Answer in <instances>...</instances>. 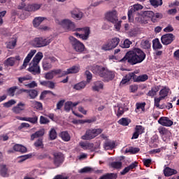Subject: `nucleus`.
<instances>
[{
	"label": "nucleus",
	"mask_w": 179,
	"mask_h": 179,
	"mask_svg": "<svg viewBox=\"0 0 179 179\" xmlns=\"http://www.w3.org/2000/svg\"><path fill=\"white\" fill-rule=\"evenodd\" d=\"M146 58V53L140 48H135L133 50L127 52L125 56L120 59V62L127 61L130 65H136L143 62Z\"/></svg>",
	"instance_id": "1"
},
{
	"label": "nucleus",
	"mask_w": 179,
	"mask_h": 179,
	"mask_svg": "<svg viewBox=\"0 0 179 179\" xmlns=\"http://www.w3.org/2000/svg\"><path fill=\"white\" fill-rule=\"evenodd\" d=\"M106 19L108 22H110L113 23L116 30H120L121 29V21L118 20V16L117 14V11L112 10L109 11L106 14Z\"/></svg>",
	"instance_id": "2"
},
{
	"label": "nucleus",
	"mask_w": 179,
	"mask_h": 179,
	"mask_svg": "<svg viewBox=\"0 0 179 179\" xmlns=\"http://www.w3.org/2000/svg\"><path fill=\"white\" fill-rule=\"evenodd\" d=\"M51 43V39L45 37H37L35 38L31 42V44L32 47L35 48H41L43 47H47L48 44Z\"/></svg>",
	"instance_id": "3"
},
{
	"label": "nucleus",
	"mask_w": 179,
	"mask_h": 179,
	"mask_svg": "<svg viewBox=\"0 0 179 179\" xmlns=\"http://www.w3.org/2000/svg\"><path fill=\"white\" fill-rule=\"evenodd\" d=\"M103 132L101 129H90L86 131L85 135L82 136L81 139L83 141H90L94 139L96 136L100 135Z\"/></svg>",
	"instance_id": "4"
},
{
	"label": "nucleus",
	"mask_w": 179,
	"mask_h": 179,
	"mask_svg": "<svg viewBox=\"0 0 179 179\" xmlns=\"http://www.w3.org/2000/svg\"><path fill=\"white\" fill-rule=\"evenodd\" d=\"M69 38L73 50L76 52H83L85 51V45L83 43L73 36H70Z\"/></svg>",
	"instance_id": "5"
},
{
	"label": "nucleus",
	"mask_w": 179,
	"mask_h": 179,
	"mask_svg": "<svg viewBox=\"0 0 179 179\" xmlns=\"http://www.w3.org/2000/svg\"><path fill=\"white\" fill-rule=\"evenodd\" d=\"M59 24L68 31H75L76 30V25L69 19H64L59 22Z\"/></svg>",
	"instance_id": "6"
},
{
	"label": "nucleus",
	"mask_w": 179,
	"mask_h": 179,
	"mask_svg": "<svg viewBox=\"0 0 179 179\" xmlns=\"http://www.w3.org/2000/svg\"><path fill=\"white\" fill-rule=\"evenodd\" d=\"M75 31H82L83 34L75 33L74 36L82 38V40L86 41L89 39V36H90V28L86 27L83 28H77Z\"/></svg>",
	"instance_id": "7"
},
{
	"label": "nucleus",
	"mask_w": 179,
	"mask_h": 179,
	"mask_svg": "<svg viewBox=\"0 0 179 179\" xmlns=\"http://www.w3.org/2000/svg\"><path fill=\"white\" fill-rule=\"evenodd\" d=\"M101 78H103L105 82H110V80H113L115 78V72L110 71L105 67L101 74Z\"/></svg>",
	"instance_id": "8"
},
{
	"label": "nucleus",
	"mask_w": 179,
	"mask_h": 179,
	"mask_svg": "<svg viewBox=\"0 0 179 179\" xmlns=\"http://www.w3.org/2000/svg\"><path fill=\"white\" fill-rule=\"evenodd\" d=\"M141 9H143V6L141 4H134L129 7L127 14L129 20H134V13L136 10H141Z\"/></svg>",
	"instance_id": "9"
},
{
	"label": "nucleus",
	"mask_w": 179,
	"mask_h": 179,
	"mask_svg": "<svg viewBox=\"0 0 179 179\" xmlns=\"http://www.w3.org/2000/svg\"><path fill=\"white\" fill-rule=\"evenodd\" d=\"M28 71L32 73V75H40V73H41V69H40L38 64L34 63L33 62H31L29 64Z\"/></svg>",
	"instance_id": "10"
},
{
	"label": "nucleus",
	"mask_w": 179,
	"mask_h": 179,
	"mask_svg": "<svg viewBox=\"0 0 179 179\" xmlns=\"http://www.w3.org/2000/svg\"><path fill=\"white\" fill-rule=\"evenodd\" d=\"M161 41L164 45H169L174 41V35L173 34H166L161 37Z\"/></svg>",
	"instance_id": "11"
},
{
	"label": "nucleus",
	"mask_w": 179,
	"mask_h": 179,
	"mask_svg": "<svg viewBox=\"0 0 179 179\" xmlns=\"http://www.w3.org/2000/svg\"><path fill=\"white\" fill-rule=\"evenodd\" d=\"M54 156V164L56 167H59L62 163H64V155L61 152H55Z\"/></svg>",
	"instance_id": "12"
},
{
	"label": "nucleus",
	"mask_w": 179,
	"mask_h": 179,
	"mask_svg": "<svg viewBox=\"0 0 179 179\" xmlns=\"http://www.w3.org/2000/svg\"><path fill=\"white\" fill-rule=\"evenodd\" d=\"M36 52H37V50H32L29 52V54L24 60L23 64L21 66V69H24L27 68V65H29V63L30 62L33 57H34V54H36Z\"/></svg>",
	"instance_id": "13"
},
{
	"label": "nucleus",
	"mask_w": 179,
	"mask_h": 179,
	"mask_svg": "<svg viewBox=\"0 0 179 179\" xmlns=\"http://www.w3.org/2000/svg\"><path fill=\"white\" fill-rule=\"evenodd\" d=\"M20 56L10 57L6 59L3 64L6 66H14L17 61H20Z\"/></svg>",
	"instance_id": "14"
},
{
	"label": "nucleus",
	"mask_w": 179,
	"mask_h": 179,
	"mask_svg": "<svg viewBox=\"0 0 179 179\" xmlns=\"http://www.w3.org/2000/svg\"><path fill=\"white\" fill-rule=\"evenodd\" d=\"M158 124H159L162 127H171L173 124H174V122L170 120V118H169L168 117H161L158 120Z\"/></svg>",
	"instance_id": "15"
},
{
	"label": "nucleus",
	"mask_w": 179,
	"mask_h": 179,
	"mask_svg": "<svg viewBox=\"0 0 179 179\" xmlns=\"http://www.w3.org/2000/svg\"><path fill=\"white\" fill-rule=\"evenodd\" d=\"M104 69L105 67L98 65H93L90 66V71H92L93 73H95V75H99L100 77H101V73H103Z\"/></svg>",
	"instance_id": "16"
},
{
	"label": "nucleus",
	"mask_w": 179,
	"mask_h": 179,
	"mask_svg": "<svg viewBox=\"0 0 179 179\" xmlns=\"http://www.w3.org/2000/svg\"><path fill=\"white\" fill-rule=\"evenodd\" d=\"M16 118L17 120H20V121H27V122H31V124H37L38 121V117H37L36 115L34 116L33 117H22L20 116H17L16 117Z\"/></svg>",
	"instance_id": "17"
},
{
	"label": "nucleus",
	"mask_w": 179,
	"mask_h": 179,
	"mask_svg": "<svg viewBox=\"0 0 179 179\" xmlns=\"http://www.w3.org/2000/svg\"><path fill=\"white\" fill-rule=\"evenodd\" d=\"M25 107L26 104L23 103L22 102H20L16 105V106L13 108V113H15V114H20L22 111H24Z\"/></svg>",
	"instance_id": "18"
},
{
	"label": "nucleus",
	"mask_w": 179,
	"mask_h": 179,
	"mask_svg": "<svg viewBox=\"0 0 179 179\" xmlns=\"http://www.w3.org/2000/svg\"><path fill=\"white\" fill-rule=\"evenodd\" d=\"M71 16L73 19H76L77 20H80L82 17H83V13L79 10V8H75L71 12Z\"/></svg>",
	"instance_id": "19"
},
{
	"label": "nucleus",
	"mask_w": 179,
	"mask_h": 179,
	"mask_svg": "<svg viewBox=\"0 0 179 179\" xmlns=\"http://www.w3.org/2000/svg\"><path fill=\"white\" fill-rule=\"evenodd\" d=\"M158 132H159L161 136L162 137L163 141H164V142H166V140H164V136L167 137V136H170L171 135V132L170 131H169V129H166V127H159L158 128Z\"/></svg>",
	"instance_id": "20"
},
{
	"label": "nucleus",
	"mask_w": 179,
	"mask_h": 179,
	"mask_svg": "<svg viewBox=\"0 0 179 179\" xmlns=\"http://www.w3.org/2000/svg\"><path fill=\"white\" fill-rule=\"evenodd\" d=\"M92 89L93 92H100L104 89V84L101 81H96L94 83Z\"/></svg>",
	"instance_id": "21"
},
{
	"label": "nucleus",
	"mask_w": 179,
	"mask_h": 179,
	"mask_svg": "<svg viewBox=\"0 0 179 179\" xmlns=\"http://www.w3.org/2000/svg\"><path fill=\"white\" fill-rule=\"evenodd\" d=\"M41 8V4L38 3H33V4H29L26 6L25 10L27 12H36V10H38Z\"/></svg>",
	"instance_id": "22"
},
{
	"label": "nucleus",
	"mask_w": 179,
	"mask_h": 179,
	"mask_svg": "<svg viewBox=\"0 0 179 179\" xmlns=\"http://www.w3.org/2000/svg\"><path fill=\"white\" fill-rule=\"evenodd\" d=\"M0 176L1 177L8 178L9 177V169L5 164H0Z\"/></svg>",
	"instance_id": "23"
},
{
	"label": "nucleus",
	"mask_w": 179,
	"mask_h": 179,
	"mask_svg": "<svg viewBox=\"0 0 179 179\" xmlns=\"http://www.w3.org/2000/svg\"><path fill=\"white\" fill-rule=\"evenodd\" d=\"M80 71V66H73L72 67L64 71L62 73V75H69V73H78Z\"/></svg>",
	"instance_id": "24"
},
{
	"label": "nucleus",
	"mask_w": 179,
	"mask_h": 179,
	"mask_svg": "<svg viewBox=\"0 0 179 179\" xmlns=\"http://www.w3.org/2000/svg\"><path fill=\"white\" fill-rule=\"evenodd\" d=\"M146 106V103H136V109L135 113L137 114H142V113H145V107Z\"/></svg>",
	"instance_id": "25"
},
{
	"label": "nucleus",
	"mask_w": 179,
	"mask_h": 179,
	"mask_svg": "<svg viewBox=\"0 0 179 179\" xmlns=\"http://www.w3.org/2000/svg\"><path fill=\"white\" fill-rule=\"evenodd\" d=\"M135 76H136L135 75V73H129V74L126 75L122 80V81L120 82V85H127V83H128V82H129V80H131V79H135Z\"/></svg>",
	"instance_id": "26"
},
{
	"label": "nucleus",
	"mask_w": 179,
	"mask_h": 179,
	"mask_svg": "<svg viewBox=\"0 0 179 179\" xmlns=\"http://www.w3.org/2000/svg\"><path fill=\"white\" fill-rule=\"evenodd\" d=\"M79 104V102L72 103V101H67L65 103L64 110L65 111L69 112L72 110V113H73V107H76Z\"/></svg>",
	"instance_id": "27"
},
{
	"label": "nucleus",
	"mask_w": 179,
	"mask_h": 179,
	"mask_svg": "<svg viewBox=\"0 0 179 179\" xmlns=\"http://www.w3.org/2000/svg\"><path fill=\"white\" fill-rule=\"evenodd\" d=\"M136 167H138V164L136 162H134L130 164L129 166L125 167L121 172V176H125L127 173H129L130 170H134Z\"/></svg>",
	"instance_id": "28"
},
{
	"label": "nucleus",
	"mask_w": 179,
	"mask_h": 179,
	"mask_svg": "<svg viewBox=\"0 0 179 179\" xmlns=\"http://www.w3.org/2000/svg\"><path fill=\"white\" fill-rule=\"evenodd\" d=\"M115 112L116 113L117 117H121L125 113V108L122 104H118L115 107Z\"/></svg>",
	"instance_id": "29"
},
{
	"label": "nucleus",
	"mask_w": 179,
	"mask_h": 179,
	"mask_svg": "<svg viewBox=\"0 0 179 179\" xmlns=\"http://www.w3.org/2000/svg\"><path fill=\"white\" fill-rule=\"evenodd\" d=\"M160 90V85H156L151 88V90L148 92L147 96L150 97H155L157 94V92Z\"/></svg>",
	"instance_id": "30"
},
{
	"label": "nucleus",
	"mask_w": 179,
	"mask_h": 179,
	"mask_svg": "<svg viewBox=\"0 0 179 179\" xmlns=\"http://www.w3.org/2000/svg\"><path fill=\"white\" fill-rule=\"evenodd\" d=\"M108 43H109L112 50H114L120 44V38L117 37L113 38L108 41Z\"/></svg>",
	"instance_id": "31"
},
{
	"label": "nucleus",
	"mask_w": 179,
	"mask_h": 179,
	"mask_svg": "<svg viewBox=\"0 0 179 179\" xmlns=\"http://www.w3.org/2000/svg\"><path fill=\"white\" fill-rule=\"evenodd\" d=\"M164 174L166 177H170L174 174H177V170L171 169L169 167H166L164 169Z\"/></svg>",
	"instance_id": "32"
},
{
	"label": "nucleus",
	"mask_w": 179,
	"mask_h": 179,
	"mask_svg": "<svg viewBox=\"0 0 179 179\" xmlns=\"http://www.w3.org/2000/svg\"><path fill=\"white\" fill-rule=\"evenodd\" d=\"M152 48L153 50H162L163 48V45L159 38H156L152 41Z\"/></svg>",
	"instance_id": "33"
},
{
	"label": "nucleus",
	"mask_w": 179,
	"mask_h": 179,
	"mask_svg": "<svg viewBox=\"0 0 179 179\" xmlns=\"http://www.w3.org/2000/svg\"><path fill=\"white\" fill-rule=\"evenodd\" d=\"M13 150H15V152H20L21 153H26V152H27V148H26V147L20 144H15L13 146Z\"/></svg>",
	"instance_id": "34"
},
{
	"label": "nucleus",
	"mask_w": 179,
	"mask_h": 179,
	"mask_svg": "<svg viewBox=\"0 0 179 179\" xmlns=\"http://www.w3.org/2000/svg\"><path fill=\"white\" fill-rule=\"evenodd\" d=\"M149 79V76L147 74H143L136 77H134V82H146Z\"/></svg>",
	"instance_id": "35"
},
{
	"label": "nucleus",
	"mask_w": 179,
	"mask_h": 179,
	"mask_svg": "<svg viewBox=\"0 0 179 179\" xmlns=\"http://www.w3.org/2000/svg\"><path fill=\"white\" fill-rule=\"evenodd\" d=\"M170 92V89L167 87H164L159 91V98L162 99V100H164L167 96H169V92Z\"/></svg>",
	"instance_id": "36"
},
{
	"label": "nucleus",
	"mask_w": 179,
	"mask_h": 179,
	"mask_svg": "<svg viewBox=\"0 0 179 179\" xmlns=\"http://www.w3.org/2000/svg\"><path fill=\"white\" fill-rule=\"evenodd\" d=\"M45 19L46 18L43 17H36L33 20V25L35 27H38V26H40V24H41V23H43V22L45 20Z\"/></svg>",
	"instance_id": "37"
},
{
	"label": "nucleus",
	"mask_w": 179,
	"mask_h": 179,
	"mask_svg": "<svg viewBox=\"0 0 179 179\" xmlns=\"http://www.w3.org/2000/svg\"><path fill=\"white\" fill-rule=\"evenodd\" d=\"M44 55H43V52H38L33 58L31 62H34V64H40V61L43 59V57Z\"/></svg>",
	"instance_id": "38"
},
{
	"label": "nucleus",
	"mask_w": 179,
	"mask_h": 179,
	"mask_svg": "<svg viewBox=\"0 0 179 179\" xmlns=\"http://www.w3.org/2000/svg\"><path fill=\"white\" fill-rule=\"evenodd\" d=\"M87 83L85 81H81L73 86L75 90H83L86 87Z\"/></svg>",
	"instance_id": "39"
},
{
	"label": "nucleus",
	"mask_w": 179,
	"mask_h": 179,
	"mask_svg": "<svg viewBox=\"0 0 179 179\" xmlns=\"http://www.w3.org/2000/svg\"><path fill=\"white\" fill-rule=\"evenodd\" d=\"M103 148L108 150V149H114L115 148V142L113 141H106L103 144Z\"/></svg>",
	"instance_id": "40"
},
{
	"label": "nucleus",
	"mask_w": 179,
	"mask_h": 179,
	"mask_svg": "<svg viewBox=\"0 0 179 179\" xmlns=\"http://www.w3.org/2000/svg\"><path fill=\"white\" fill-rule=\"evenodd\" d=\"M26 93H27L31 99H34L38 96V92L36 90H27Z\"/></svg>",
	"instance_id": "41"
},
{
	"label": "nucleus",
	"mask_w": 179,
	"mask_h": 179,
	"mask_svg": "<svg viewBox=\"0 0 179 179\" xmlns=\"http://www.w3.org/2000/svg\"><path fill=\"white\" fill-rule=\"evenodd\" d=\"M31 107L36 110H43V103L37 101H30Z\"/></svg>",
	"instance_id": "42"
},
{
	"label": "nucleus",
	"mask_w": 179,
	"mask_h": 179,
	"mask_svg": "<svg viewBox=\"0 0 179 179\" xmlns=\"http://www.w3.org/2000/svg\"><path fill=\"white\" fill-rule=\"evenodd\" d=\"M42 65L43 71H49V69L52 68V64L47 59L43 61Z\"/></svg>",
	"instance_id": "43"
},
{
	"label": "nucleus",
	"mask_w": 179,
	"mask_h": 179,
	"mask_svg": "<svg viewBox=\"0 0 179 179\" xmlns=\"http://www.w3.org/2000/svg\"><path fill=\"white\" fill-rule=\"evenodd\" d=\"M44 136V129H41L31 136V141H34L36 138H40V136Z\"/></svg>",
	"instance_id": "44"
},
{
	"label": "nucleus",
	"mask_w": 179,
	"mask_h": 179,
	"mask_svg": "<svg viewBox=\"0 0 179 179\" xmlns=\"http://www.w3.org/2000/svg\"><path fill=\"white\" fill-rule=\"evenodd\" d=\"M118 124L120 125H122L123 127H128L129 124H131V120L127 117H122L118 121Z\"/></svg>",
	"instance_id": "45"
},
{
	"label": "nucleus",
	"mask_w": 179,
	"mask_h": 179,
	"mask_svg": "<svg viewBox=\"0 0 179 179\" xmlns=\"http://www.w3.org/2000/svg\"><path fill=\"white\" fill-rule=\"evenodd\" d=\"M162 100H163V99H162L160 97L155 98L154 99V106H155V107H156L157 108H159L161 110L164 108V105H160V101H162Z\"/></svg>",
	"instance_id": "46"
},
{
	"label": "nucleus",
	"mask_w": 179,
	"mask_h": 179,
	"mask_svg": "<svg viewBox=\"0 0 179 179\" xmlns=\"http://www.w3.org/2000/svg\"><path fill=\"white\" fill-rule=\"evenodd\" d=\"M60 136L64 142H69V141H71V136H69V134L67 133V131H62L60 134Z\"/></svg>",
	"instance_id": "47"
},
{
	"label": "nucleus",
	"mask_w": 179,
	"mask_h": 179,
	"mask_svg": "<svg viewBox=\"0 0 179 179\" xmlns=\"http://www.w3.org/2000/svg\"><path fill=\"white\" fill-rule=\"evenodd\" d=\"M110 166L112 167V169H115L116 170H118L122 168V162H113L110 163Z\"/></svg>",
	"instance_id": "48"
},
{
	"label": "nucleus",
	"mask_w": 179,
	"mask_h": 179,
	"mask_svg": "<svg viewBox=\"0 0 179 179\" xmlns=\"http://www.w3.org/2000/svg\"><path fill=\"white\" fill-rule=\"evenodd\" d=\"M17 89H18L17 86H14V87H10L7 90L8 96H10V97H13L15 96V93H16V90H17Z\"/></svg>",
	"instance_id": "49"
},
{
	"label": "nucleus",
	"mask_w": 179,
	"mask_h": 179,
	"mask_svg": "<svg viewBox=\"0 0 179 179\" xmlns=\"http://www.w3.org/2000/svg\"><path fill=\"white\" fill-rule=\"evenodd\" d=\"M80 146L82 148V149H84V150H87V149H90V148L93 146V144L90 143L80 142Z\"/></svg>",
	"instance_id": "50"
},
{
	"label": "nucleus",
	"mask_w": 179,
	"mask_h": 179,
	"mask_svg": "<svg viewBox=\"0 0 179 179\" xmlns=\"http://www.w3.org/2000/svg\"><path fill=\"white\" fill-rule=\"evenodd\" d=\"M131 44H132V42L129 41V39L127 38L124 41L123 43L120 45V47L122 48H129V47H131Z\"/></svg>",
	"instance_id": "51"
},
{
	"label": "nucleus",
	"mask_w": 179,
	"mask_h": 179,
	"mask_svg": "<svg viewBox=\"0 0 179 179\" xmlns=\"http://www.w3.org/2000/svg\"><path fill=\"white\" fill-rule=\"evenodd\" d=\"M17 79L19 83H23V82H26V80H31L33 78L31 77V76L27 75L22 77H19Z\"/></svg>",
	"instance_id": "52"
},
{
	"label": "nucleus",
	"mask_w": 179,
	"mask_h": 179,
	"mask_svg": "<svg viewBox=\"0 0 179 179\" xmlns=\"http://www.w3.org/2000/svg\"><path fill=\"white\" fill-rule=\"evenodd\" d=\"M139 150H141V149H139V148L131 147L130 148H127L125 150V153H132L133 155H134L135 153H138V152H139Z\"/></svg>",
	"instance_id": "53"
},
{
	"label": "nucleus",
	"mask_w": 179,
	"mask_h": 179,
	"mask_svg": "<svg viewBox=\"0 0 179 179\" xmlns=\"http://www.w3.org/2000/svg\"><path fill=\"white\" fill-rule=\"evenodd\" d=\"M141 47L144 48V50H149V48H150V42L148 40H143L141 41Z\"/></svg>",
	"instance_id": "54"
},
{
	"label": "nucleus",
	"mask_w": 179,
	"mask_h": 179,
	"mask_svg": "<svg viewBox=\"0 0 179 179\" xmlns=\"http://www.w3.org/2000/svg\"><path fill=\"white\" fill-rule=\"evenodd\" d=\"M150 2L152 6H155L156 8L163 5V0H150Z\"/></svg>",
	"instance_id": "55"
},
{
	"label": "nucleus",
	"mask_w": 179,
	"mask_h": 179,
	"mask_svg": "<svg viewBox=\"0 0 179 179\" xmlns=\"http://www.w3.org/2000/svg\"><path fill=\"white\" fill-rule=\"evenodd\" d=\"M145 16H148V17H150L151 19L152 22H155L156 19H155V13L153 11H146L145 13Z\"/></svg>",
	"instance_id": "56"
},
{
	"label": "nucleus",
	"mask_w": 179,
	"mask_h": 179,
	"mask_svg": "<svg viewBox=\"0 0 179 179\" xmlns=\"http://www.w3.org/2000/svg\"><path fill=\"white\" fill-rule=\"evenodd\" d=\"M49 138L51 141L57 139V131L54 129H50L49 133Z\"/></svg>",
	"instance_id": "57"
},
{
	"label": "nucleus",
	"mask_w": 179,
	"mask_h": 179,
	"mask_svg": "<svg viewBox=\"0 0 179 179\" xmlns=\"http://www.w3.org/2000/svg\"><path fill=\"white\" fill-rule=\"evenodd\" d=\"M35 148H40L43 149L44 148V144L43 143V139L39 138L34 143Z\"/></svg>",
	"instance_id": "58"
},
{
	"label": "nucleus",
	"mask_w": 179,
	"mask_h": 179,
	"mask_svg": "<svg viewBox=\"0 0 179 179\" xmlns=\"http://www.w3.org/2000/svg\"><path fill=\"white\" fill-rule=\"evenodd\" d=\"M101 50H103V51H111L113 49L108 41L101 46Z\"/></svg>",
	"instance_id": "59"
},
{
	"label": "nucleus",
	"mask_w": 179,
	"mask_h": 179,
	"mask_svg": "<svg viewBox=\"0 0 179 179\" xmlns=\"http://www.w3.org/2000/svg\"><path fill=\"white\" fill-rule=\"evenodd\" d=\"M14 104H16V101L15 99H11L8 102L4 103L3 106L6 108H9V107H12V106H14Z\"/></svg>",
	"instance_id": "60"
},
{
	"label": "nucleus",
	"mask_w": 179,
	"mask_h": 179,
	"mask_svg": "<svg viewBox=\"0 0 179 179\" xmlns=\"http://www.w3.org/2000/svg\"><path fill=\"white\" fill-rule=\"evenodd\" d=\"M15 45H16V41H15V40L13 41L6 43V47H7V48H9V50H12V49L15 48Z\"/></svg>",
	"instance_id": "61"
},
{
	"label": "nucleus",
	"mask_w": 179,
	"mask_h": 179,
	"mask_svg": "<svg viewBox=\"0 0 179 179\" xmlns=\"http://www.w3.org/2000/svg\"><path fill=\"white\" fill-rule=\"evenodd\" d=\"M144 131L145 129H143V127L141 125L136 127L135 132L138 134V135H142V134H143Z\"/></svg>",
	"instance_id": "62"
},
{
	"label": "nucleus",
	"mask_w": 179,
	"mask_h": 179,
	"mask_svg": "<svg viewBox=\"0 0 179 179\" xmlns=\"http://www.w3.org/2000/svg\"><path fill=\"white\" fill-rule=\"evenodd\" d=\"M54 73L52 72V71H51L50 72L46 73L45 74V79H47L48 80H51L54 79Z\"/></svg>",
	"instance_id": "63"
},
{
	"label": "nucleus",
	"mask_w": 179,
	"mask_h": 179,
	"mask_svg": "<svg viewBox=\"0 0 179 179\" xmlns=\"http://www.w3.org/2000/svg\"><path fill=\"white\" fill-rule=\"evenodd\" d=\"M90 171H92V168H90L89 166H86V167L81 169L78 171V173H80L81 174H83V173H90Z\"/></svg>",
	"instance_id": "64"
}]
</instances>
